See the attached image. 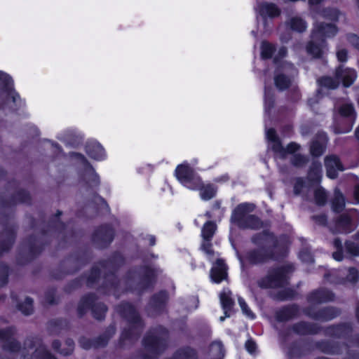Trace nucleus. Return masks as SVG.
I'll return each mask as SVG.
<instances>
[{
  "label": "nucleus",
  "mask_w": 359,
  "mask_h": 359,
  "mask_svg": "<svg viewBox=\"0 0 359 359\" xmlns=\"http://www.w3.org/2000/svg\"><path fill=\"white\" fill-rule=\"evenodd\" d=\"M175 175L180 183L191 190H199L202 200L208 201L212 198L217 189L214 185H203L200 176L187 163L179 165L175 169Z\"/></svg>",
  "instance_id": "nucleus-1"
},
{
  "label": "nucleus",
  "mask_w": 359,
  "mask_h": 359,
  "mask_svg": "<svg viewBox=\"0 0 359 359\" xmlns=\"http://www.w3.org/2000/svg\"><path fill=\"white\" fill-rule=\"evenodd\" d=\"M116 310L129 323V330H124L120 338L121 344L125 345L127 340L132 341L139 337L143 327V323L138 313L130 304L123 303L118 305Z\"/></svg>",
  "instance_id": "nucleus-2"
},
{
  "label": "nucleus",
  "mask_w": 359,
  "mask_h": 359,
  "mask_svg": "<svg viewBox=\"0 0 359 359\" xmlns=\"http://www.w3.org/2000/svg\"><path fill=\"white\" fill-rule=\"evenodd\" d=\"M337 32V29L332 24H315L311 33V41L306 46L307 53L313 57H321L326 50L325 39L334 36Z\"/></svg>",
  "instance_id": "nucleus-3"
},
{
  "label": "nucleus",
  "mask_w": 359,
  "mask_h": 359,
  "mask_svg": "<svg viewBox=\"0 0 359 359\" xmlns=\"http://www.w3.org/2000/svg\"><path fill=\"white\" fill-rule=\"evenodd\" d=\"M168 331L163 327L151 330L143 339L145 353L137 359H156L167 346Z\"/></svg>",
  "instance_id": "nucleus-4"
},
{
  "label": "nucleus",
  "mask_w": 359,
  "mask_h": 359,
  "mask_svg": "<svg viewBox=\"0 0 359 359\" xmlns=\"http://www.w3.org/2000/svg\"><path fill=\"white\" fill-rule=\"evenodd\" d=\"M255 208L253 203H240L232 211L231 222L242 229L257 230L262 228V221L257 216L251 214Z\"/></svg>",
  "instance_id": "nucleus-5"
},
{
  "label": "nucleus",
  "mask_w": 359,
  "mask_h": 359,
  "mask_svg": "<svg viewBox=\"0 0 359 359\" xmlns=\"http://www.w3.org/2000/svg\"><path fill=\"white\" fill-rule=\"evenodd\" d=\"M292 270V264L271 269L265 277L258 280L257 285L259 287L264 289L283 287L287 284V275Z\"/></svg>",
  "instance_id": "nucleus-6"
},
{
  "label": "nucleus",
  "mask_w": 359,
  "mask_h": 359,
  "mask_svg": "<svg viewBox=\"0 0 359 359\" xmlns=\"http://www.w3.org/2000/svg\"><path fill=\"white\" fill-rule=\"evenodd\" d=\"M277 250L276 246L274 247V250L270 252L264 248L250 249L245 252L243 259L250 264L258 265L263 264L271 259L278 260L285 257L287 252V248H283L280 253L276 254Z\"/></svg>",
  "instance_id": "nucleus-7"
},
{
  "label": "nucleus",
  "mask_w": 359,
  "mask_h": 359,
  "mask_svg": "<svg viewBox=\"0 0 359 359\" xmlns=\"http://www.w3.org/2000/svg\"><path fill=\"white\" fill-rule=\"evenodd\" d=\"M298 71L292 64L285 61L281 62L277 68L274 77L276 88L280 90H284L290 86H293Z\"/></svg>",
  "instance_id": "nucleus-8"
},
{
  "label": "nucleus",
  "mask_w": 359,
  "mask_h": 359,
  "mask_svg": "<svg viewBox=\"0 0 359 359\" xmlns=\"http://www.w3.org/2000/svg\"><path fill=\"white\" fill-rule=\"evenodd\" d=\"M0 84L4 86V91L6 93V100L1 104L3 108L7 106L11 110H17L23 105L19 94L13 89V81L6 73L0 71Z\"/></svg>",
  "instance_id": "nucleus-9"
},
{
  "label": "nucleus",
  "mask_w": 359,
  "mask_h": 359,
  "mask_svg": "<svg viewBox=\"0 0 359 359\" xmlns=\"http://www.w3.org/2000/svg\"><path fill=\"white\" fill-rule=\"evenodd\" d=\"M266 137L269 141V148H271L276 156L285 158L287 154L297 151L300 146L295 142L290 143L286 148L283 147L274 129L266 130Z\"/></svg>",
  "instance_id": "nucleus-10"
},
{
  "label": "nucleus",
  "mask_w": 359,
  "mask_h": 359,
  "mask_svg": "<svg viewBox=\"0 0 359 359\" xmlns=\"http://www.w3.org/2000/svg\"><path fill=\"white\" fill-rule=\"evenodd\" d=\"M95 297L93 294L83 297L78 306L79 314L82 316L86 313L87 309L91 308L95 318L97 320L103 319L107 311V306L101 303H95Z\"/></svg>",
  "instance_id": "nucleus-11"
},
{
  "label": "nucleus",
  "mask_w": 359,
  "mask_h": 359,
  "mask_svg": "<svg viewBox=\"0 0 359 359\" xmlns=\"http://www.w3.org/2000/svg\"><path fill=\"white\" fill-rule=\"evenodd\" d=\"M355 220H359V212L356 209H351L339 216L334 226L330 227L331 231L334 233H348L352 230V222Z\"/></svg>",
  "instance_id": "nucleus-12"
},
{
  "label": "nucleus",
  "mask_w": 359,
  "mask_h": 359,
  "mask_svg": "<svg viewBox=\"0 0 359 359\" xmlns=\"http://www.w3.org/2000/svg\"><path fill=\"white\" fill-rule=\"evenodd\" d=\"M339 112L341 116L346 119L347 125L344 128H341L338 126H334L335 133H346L349 132L355 123L356 119V114L354 110L353 106L351 103L344 102L339 108Z\"/></svg>",
  "instance_id": "nucleus-13"
},
{
  "label": "nucleus",
  "mask_w": 359,
  "mask_h": 359,
  "mask_svg": "<svg viewBox=\"0 0 359 359\" xmlns=\"http://www.w3.org/2000/svg\"><path fill=\"white\" fill-rule=\"evenodd\" d=\"M74 156L79 159L86 168V173L83 175V181L90 189L97 188L100 185V177L94 168L88 163L86 157L80 154L75 153Z\"/></svg>",
  "instance_id": "nucleus-14"
},
{
  "label": "nucleus",
  "mask_w": 359,
  "mask_h": 359,
  "mask_svg": "<svg viewBox=\"0 0 359 359\" xmlns=\"http://www.w3.org/2000/svg\"><path fill=\"white\" fill-rule=\"evenodd\" d=\"M324 164L326 169V175L330 179H335L339 171L344 170V167L339 158L335 154H330L325 156Z\"/></svg>",
  "instance_id": "nucleus-15"
},
{
  "label": "nucleus",
  "mask_w": 359,
  "mask_h": 359,
  "mask_svg": "<svg viewBox=\"0 0 359 359\" xmlns=\"http://www.w3.org/2000/svg\"><path fill=\"white\" fill-rule=\"evenodd\" d=\"M14 334L13 328L0 331V345L4 351L14 353L19 350V344L13 338Z\"/></svg>",
  "instance_id": "nucleus-16"
},
{
  "label": "nucleus",
  "mask_w": 359,
  "mask_h": 359,
  "mask_svg": "<svg viewBox=\"0 0 359 359\" xmlns=\"http://www.w3.org/2000/svg\"><path fill=\"white\" fill-rule=\"evenodd\" d=\"M116 332V328L114 325L109 326L104 336L100 337L97 340L92 341L88 338L82 337L79 340L81 346L84 349H89L92 347H99L105 346L109 339L112 337Z\"/></svg>",
  "instance_id": "nucleus-17"
},
{
  "label": "nucleus",
  "mask_w": 359,
  "mask_h": 359,
  "mask_svg": "<svg viewBox=\"0 0 359 359\" xmlns=\"http://www.w3.org/2000/svg\"><path fill=\"white\" fill-rule=\"evenodd\" d=\"M305 313L311 318L320 321L330 320L339 313V311L333 307H325L318 311H314L313 309H307Z\"/></svg>",
  "instance_id": "nucleus-18"
},
{
  "label": "nucleus",
  "mask_w": 359,
  "mask_h": 359,
  "mask_svg": "<svg viewBox=\"0 0 359 359\" xmlns=\"http://www.w3.org/2000/svg\"><path fill=\"white\" fill-rule=\"evenodd\" d=\"M328 138L325 133H318L310 145V153L313 156H320L325 151Z\"/></svg>",
  "instance_id": "nucleus-19"
},
{
  "label": "nucleus",
  "mask_w": 359,
  "mask_h": 359,
  "mask_svg": "<svg viewBox=\"0 0 359 359\" xmlns=\"http://www.w3.org/2000/svg\"><path fill=\"white\" fill-rule=\"evenodd\" d=\"M335 76L339 79V82H342L345 87H348L355 81L357 77V74L353 69L344 67L343 65H340L336 69Z\"/></svg>",
  "instance_id": "nucleus-20"
},
{
  "label": "nucleus",
  "mask_w": 359,
  "mask_h": 359,
  "mask_svg": "<svg viewBox=\"0 0 359 359\" xmlns=\"http://www.w3.org/2000/svg\"><path fill=\"white\" fill-rule=\"evenodd\" d=\"M86 152L91 158L96 161H102L106 158L104 149L95 140H91L86 143Z\"/></svg>",
  "instance_id": "nucleus-21"
},
{
  "label": "nucleus",
  "mask_w": 359,
  "mask_h": 359,
  "mask_svg": "<svg viewBox=\"0 0 359 359\" xmlns=\"http://www.w3.org/2000/svg\"><path fill=\"white\" fill-rule=\"evenodd\" d=\"M334 299V294L325 289H319L313 291L308 297V301L313 304H320L332 301Z\"/></svg>",
  "instance_id": "nucleus-22"
},
{
  "label": "nucleus",
  "mask_w": 359,
  "mask_h": 359,
  "mask_svg": "<svg viewBox=\"0 0 359 359\" xmlns=\"http://www.w3.org/2000/svg\"><path fill=\"white\" fill-rule=\"evenodd\" d=\"M226 266L222 259H218L210 271V278L214 283H219L227 276Z\"/></svg>",
  "instance_id": "nucleus-23"
},
{
  "label": "nucleus",
  "mask_w": 359,
  "mask_h": 359,
  "mask_svg": "<svg viewBox=\"0 0 359 359\" xmlns=\"http://www.w3.org/2000/svg\"><path fill=\"white\" fill-rule=\"evenodd\" d=\"M256 11L264 20H266L267 17L270 18L277 17L280 13L276 5L266 2L259 4Z\"/></svg>",
  "instance_id": "nucleus-24"
},
{
  "label": "nucleus",
  "mask_w": 359,
  "mask_h": 359,
  "mask_svg": "<svg viewBox=\"0 0 359 359\" xmlns=\"http://www.w3.org/2000/svg\"><path fill=\"white\" fill-rule=\"evenodd\" d=\"M114 238V230L108 225L101 226L94 235V241L103 242L104 245L109 244Z\"/></svg>",
  "instance_id": "nucleus-25"
},
{
  "label": "nucleus",
  "mask_w": 359,
  "mask_h": 359,
  "mask_svg": "<svg viewBox=\"0 0 359 359\" xmlns=\"http://www.w3.org/2000/svg\"><path fill=\"white\" fill-rule=\"evenodd\" d=\"M36 344L38 345V347L35 349L34 358L37 359H56L46 350V347L41 344L39 339L34 341V344H32V341L29 340L25 343V345L30 346L31 348H34Z\"/></svg>",
  "instance_id": "nucleus-26"
},
{
  "label": "nucleus",
  "mask_w": 359,
  "mask_h": 359,
  "mask_svg": "<svg viewBox=\"0 0 359 359\" xmlns=\"http://www.w3.org/2000/svg\"><path fill=\"white\" fill-rule=\"evenodd\" d=\"M298 313V308L295 305L283 307L279 309L276 313L277 320L287 321L294 317Z\"/></svg>",
  "instance_id": "nucleus-27"
},
{
  "label": "nucleus",
  "mask_w": 359,
  "mask_h": 359,
  "mask_svg": "<svg viewBox=\"0 0 359 359\" xmlns=\"http://www.w3.org/2000/svg\"><path fill=\"white\" fill-rule=\"evenodd\" d=\"M219 299L224 314L229 313L234 305L231 290L228 288L223 289L219 294Z\"/></svg>",
  "instance_id": "nucleus-28"
},
{
  "label": "nucleus",
  "mask_w": 359,
  "mask_h": 359,
  "mask_svg": "<svg viewBox=\"0 0 359 359\" xmlns=\"http://www.w3.org/2000/svg\"><path fill=\"white\" fill-rule=\"evenodd\" d=\"M322 165L318 161H313L308 172V179L313 183H319L322 178Z\"/></svg>",
  "instance_id": "nucleus-29"
},
{
  "label": "nucleus",
  "mask_w": 359,
  "mask_h": 359,
  "mask_svg": "<svg viewBox=\"0 0 359 359\" xmlns=\"http://www.w3.org/2000/svg\"><path fill=\"white\" fill-rule=\"evenodd\" d=\"M293 331L298 334H316L318 332V327L315 324H310L305 322H301L295 324Z\"/></svg>",
  "instance_id": "nucleus-30"
},
{
  "label": "nucleus",
  "mask_w": 359,
  "mask_h": 359,
  "mask_svg": "<svg viewBox=\"0 0 359 359\" xmlns=\"http://www.w3.org/2000/svg\"><path fill=\"white\" fill-rule=\"evenodd\" d=\"M168 299V294L165 291L160 292L158 294L154 295L150 302V306L157 313H160L163 310L165 304Z\"/></svg>",
  "instance_id": "nucleus-31"
},
{
  "label": "nucleus",
  "mask_w": 359,
  "mask_h": 359,
  "mask_svg": "<svg viewBox=\"0 0 359 359\" xmlns=\"http://www.w3.org/2000/svg\"><path fill=\"white\" fill-rule=\"evenodd\" d=\"M264 83V111L266 114H269L274 105V91L272 88L267 87L266 81Z\"/></svg>",
  "instance_id": "nucleus-32"
},
{
  "label": "nucleus",
  "mask_w": 359,
  "mask_h": 359,
  "mask_svg": "<svg viewBox=\"0 0 359 359\" xmlns=\"http://www.w3.org/2000/svg\"><path fill=\"white\" fill-rule=\"evenodd\" d=\"M345 206V199L339 190L334 191V196L332 201V208L334 212H340Z\"/></svg>",
  "instance_id": "nucleus-33"
},
{
  "label": "nucleus",
  "mask_w": 359,
  "mask_h": 359,
  "mask_svg": "<svg viewBox=\"0 0 359 359\" xmlns=\"http://www.w3.org/2000/svg\"><path fill=\"white\" fill-rule=\"evenodd\" d=\"M287 25L291 29L298 32H304L307 27L306 22L297 16L290 18Z\"/></svg>",
  "instance_id": "nucleus-34"
},
{
  "label": "nucleus",
  "mask_w": 359,
  "mask_h": 359,
  "mask_svg": "<svg viewBox=\"0 0 359 359\" xmlns=\"http://www.w3.org/2000/svg\"><path fill=\"white\" fill-rule=\"evenodd\" d=\"M217 225L212 221L205 222L201 229V236L204 240H212Z\"/></svg>",
  "instance_id": "nucleus-35"
},
{
  "label": "nucleus",
  "mask_w": 359,
  "mask_h": 359,
  "mask_svg": "<svg viewBox=\"0 0 359 359\" xmlns=\"http://www.w3.org/2000/svg\"><path fill=\"white\" fill-rule=\"evenodd\" d=\"M198 358V356H197V353L196 352L189 348V347H187V348H181L180 350H178L174 357H173V359H197Z\"/></svg>",
  "instance_id": "nucleus-36"
},
{
  "label": "nucleus",
  "mask_w": 359,
  "mask_h": 359,
  "mask_svg": "<svg viewBox=\"0 0 359 359\" xmlns=\"http://www.w3.org/2000/svg\"><path fill=\"white\" fill-rule=\"evenodd\" d=\"M65 345L67 346V348L59 350L60 343L58 341H54L53 342V348L55 351H59L62 355H67L72 353L74 347V343L72 339H68L65 342Z\"/></svg>",
  "instance_id": "nucleus-37"
},
{
  "label": "nucleus",
  "mask_w": 359,
  "mask_h": 359,
  "mask_svg": "<svg viewBox=\"0 0 359 359\" xmlns=\"http://www.w3.org/2000/svg\"><path fill=\"white\" fill-rule=\"evenodd\" d=\"M273 235L267 230L255 233L251 238V241L255 245H261L269 238H273Z\"/></svg>",
  "instance_id": "nucleus-38"
},
{
  "label": "nucleus",
  "mask_w": 359,
  "mask_h": 359,
  "mask_svg": "<svg viewBox=\"0 0 359 359\" xmlns=\"http://www.w3.org/2000/svg\"><path fill=\"white\" fill-rule=\"evenodd\" d=\"M352 330L349 324H342L332 328V333L336 337H340L348 334Z\"/></svg>",
  "instance_id": "nucleus-39"
},
{
  "label": "nucleus",
  "mask_w": 359,
  "mask_h": 359,
  "mask_svg": "<svg viewBox=\"0 0 359 359\" xmlns=\"http://www.w3.org/2000/svg\"><path fill=\"white\" fill-rule=\"evenodd\" d=\"M318 82L320 86L332 89L336 88L340 83L338 79H333L330 76L322 77L318 80Z\"/></svg>",
  "instance_id": "nucleus-40"
},
{
  "label": "nucleus",
  "mask_w": 359,
  "mask_h": 359,
  "mask_svg": "<svg viewBox=\"0 0 359 359\" xmlns=\"http://www.w3.org/2000/svg\"><path fill=\"white\" fill-rule=\"evenodd\" d=\"M275 51V47L273 44L263 41L261 46V57L263 59L271 58Z\"/></svg>",
  "instance_id": "nucleus-41"
},
{
  "label": "nucleus",
  "mask_w": 359,
  "mask_h": 359,
  "mask_svg": "<svg viewBox=\"0 0 359 359\" xmlns=\"http://www.w3.org/2000/svg\"><path fill=\"white\" fill-rule=\"evenodd\" d=\"M18 309L25 315H30L33 311V300L26 297L23 303L17 305Z\"/></svg>",
  "instance_id": "nucleus-42"
},
{
  "label": "nucleus",
  "mask_w": 359,
  "mask_h": 359,
  "mask_svg": "<svg viewBox=\"0 0 359 359\" xmlns=\"http://www.w3.org/2000/svg\"><path fill=\"white\" fill-rule=\"evenodd\" d=\"M14 240V233L13 232L8 233L4 241L0 240V252L8 250L13 244Z\"/></svg>",
  "instance_id": "nucleus-43"
},
{
  "label": "nucleus",
  "mask_w": 359,
  "mask_h": 359,
  "mask_svg": "<svg viewBox=\"0 0 359 359\" xmlns=\"http://www.w3.org/2000/svg\"><path fill=\"white\" fill-rule=\"evenodd\" d=\"M224 346L220 341H215L210 345V352L213 356L217 358H221L224 356Z\"/></svg>",
  "instance_id": "nucleus-44"
},
{
  "label": "nucleus",
  "mask_w": 359,
  "mask_h": 359,
  "mask_svg": "<svg viewBox=\"0 0 359 359\" xmlns=\"http://www.w3.org/2000/svg\"><path fill=\"white\" fill-rule=\"evenodd\" d=\"M315 202L318 205H323L327 200V194L322 187L318 188L314 192Z\"/></svg>",
  "instance_id": "nucleus-45"
},
{
  "label": "nucleus",
  "mask_w": 359,
  "mask_h": 359,
  "mask_svg": "<svg viewBox=\"0 0 359 359\" xmlns=\"http://www.w3.org/2000/svg\"><path fill=\"white\" fill-rule=\"evenodd\" d=\"M201 249L207 255L209 260L211 261L214 259L215 252L212 250L211 240L203 239L201 245Z\"/></svg>",
  "instance_id": "nucleus-46"
},
{
  "label": "nucleus",
  "mask_w": 359,
  "mask_h": 359,
  "mask_svg": "<svg viewBox=\"0 0 359 359\" xmlns=\"http://www.w3.org/2000/svg\"><path fill=\"white\" fill-rule=\"evenodd\" d=\"M201 249L207 255L209 260L211 261L214 259L215 252L212 250L211 240L203 239L201 245Z\"/></svg>",
  "instance_id": "nucleus-47"
},
{
  "label": "nucleus",
  "mask_w": 359,
  "mask_h": 359,
  "mask_svg": "<svg viewBox=\"0 0 359 359\" xmlns=\"http://www.w3.org/2000/svg\"><path fill=\"white\" fill-rule=\"evenodd\" d=\"M154 273L150 268L144 269V277L141 280L142 287H148L153 282Z\"/></svg>",
  "instance_id": "nucleus-48"
},
{
  "label": "nucleus",
  "mask_w": 359,
  "mask_h": 359,
  "mask_svg": "<svg viewBox=\"0 0 359 359\" xmlns=\"http://www.w3.org/2000/svg\"><path fill=\"white\" fill-rule=\"evenodd\" d=\"M238 304L242 310L243 313L250 319H255V314L248 307L245 299L243 298H242L241 297H238Z\"/></svg>",
  "instance_id": "nucleus-49"
},
{
  "label": "nucleus",
  "mask_w": 359,
  "mask_h": 359,
  "mask_svg": "<svg viewBox=\"0 0 359 359\" xmlns=\"http://www.w3.org/2000/svg\"><path fill=\"white\" fill-rule=\"evenodd\" d=\"M345 252L350 256H359V245L352 241L345 243Z\"/></svg>",
  "instance_id": "nucleus-50"
},
{
  "label": "nucleus",
  "mask_w": 359,
  "mask_h": 359,
  "mask_svg": "<svg viewBox=\"0 0 359 359\" xmlns=\"http://www.w3.org/2000/svg\"><path fill=\"white\" fill-rule=\"evenodd\" d=\"M333 245L337 249V251L332 254L333 258L337 261H341L343 259L342 243L341 240L335 238L333 241Z\"/></svg>",
  "instance_id": "nucleus-51"
},
{
  "label": "nucleus",
  "mask_w": 359,
  "mask_h": 359,
  "mask_svg": "<svg viewBox=\"0 0 359 359\" xmlns=\"http://www.w3.org/2000/svg\"><path fill=\"white\" fill-rule=\"evenodd\" d=\"M320 15L325 19L335 21L339 18V12L334 8H328L323 10L320 13Z\"/></svg>",
  "instance_id": "nucleus-52"
},
{
  "label": "nucleus",
  "mask_w": 359,
  "mask_h": 359,
  "mask_svg": "<svg viewBox=\"0 0 359 359\" xmlns=\"http://www.w3.org/2000/svg\"><path fill=\"white\" fill-rule=\"evenodd\" d=\"M307 161V156L302 154H294L292 158V163L297 167L304 166Z\"/></svg>",
  "instance_id": "nucleus-53"
},
{
  "label": "nucleus",
  "mask_w": 359,
  "mask_h": 359,
  "mask_svg": "<svg viewBox=\"0 0 359 359\" xmlns=\"http://www.w3.org/2000/svg\"><path fill=\"white\" fill-rule=\"evenodd\" d=\"M319 349L321 350L323 352L327 353H339V351L337 350V348L334 346L333 345L330 344L328 342H322L319 344L318 345Z\"/></svg>",
  "instance_id": "nucleus-54"
},
{
  "label": "nucleus",
  "mask_w": 359,
  "mask_h": 359,
  "mask_svg": "<svg viewBox=\"0 0 359 359\" xmlns=\"http://www.w3.org/2000/svg\"><path fill=\"white\" fill-rule=\"evenodd\" d=\"M306 189L304 180L301 178H297L294 185V192L295 194H300Z\"/></svg>",
  "instance_id": "nucleus-55"
},
{
  "label": "nucleus",
  "mask_w": 359,
  "mask_h": 359,
  "mask_svg": "<svg viewBox=\"0 0 359 359\" xmlns=\"http://www.w3.org/2000/svg\"><path fill=\"white\" fill-rule=\"evenodd\" d=\"M8 276V268L4 264H0V287L7 283Z\"/></svg>",
  "instance_id": "nucleus-56"
},
{
  "label": "nucleus",
  "mask_w": 359,
  "mask_h": 359,
  "mask_svg": "<svg viewBox=\"0 0 359 359\" xmlns=\"http://www.w3.org/2000/svg\"><path fill=\"white\" fill-rule=\"evenodd\" d=\"M299 259L306 263H311L313 262V257L309 249H304L299 253Z\"/></svg>",
  "instance_id": "nucleus-57"
},
{
  "label": "nucleus",
  "mask_w": 359,
  "mask_h": 359,
  "mask_svg": "<svg viewBox=\"0 0 359 359\" xmlns=\"http://www.w3.org/2000/svg\"><path fill=\"white\" fill-rule=\"evenodd\" d=\"M100 275V270L97 267H93L90 272V276L87 278V284L88 286H92Z\"/></svg>",
  "instance_id": "nucleus-58"
},
{
  "label": "nucleus",
  "mask_w": 359,
  "mask_h": 359,
  "mask_svg": "<svg viewBox=\"0 0 359 359\" xmlns=\"http://www.w3.org/2000/svg\"><path fill=\"white\" fill-rule=\"evenodd\" d=\"M212 212H215V215L218 217H222L224 213V208H222L220 201H215L212 207Z\"/></svg>",
  "instance_id": "nucleus-59"
},
{
  "label": "nucleus",
  "mask_w": 359,
  "mask_h": 359,
  "mask_svg": "<svg viewBox=\"0 0 359 359\" xmlns=\"http://www.w3.org/2000/svg\"><path fill=\"white\" fill-rule=\"evenodd\" d=\"M347 280L355 283L358 279V271L355 268H350L348 269V273L346 276Z\"/></svg>",
  "instance_id": "nucleus-60"
},
{
  "label": "nucleus",
  "mask_w": 359,
  "mask_h": 359,
  "mask_svg": "<svg viewBox=\"0 0 359 359\" xmlns=\"http://www.w3.org/2000/svg\"><path fill=\"white\" fill-rule=\"evenodd\" d=\"M246 350L250 353L254 354L257 350V344L252 339H249L245 342V344Z\"/></svg>",
  "instance_id": "nucleus-61"
},
{
  "label": "nucleus",
  "mask_w": 359,
  "mask_h": 359,
  "mask_svg": "<svg viewBox=\"0 0 359 359\" xmlns=\"http://www.w3.org/2000/svg\"><path fill=\"white\" fill-rule=\"evenodd\" d=\"M347 39L351 44L359 50V37L358 36L355 34H348Z\"/></svg>",
  "instance_id": "nucleus-62"
},
{
  "label": "nucleus",
  "mask_w": 359,
  "mask_h": 359,
  "mask_svg": "<svg viewBox=\"0 0 359 359\" xmlns=\"http://www.w3.org/2000/svg\"><path fill=\"white\" fill-rule=\"evenodd\" d=\"M337 57L339 62H344L347 60V51L346 49H340L337 52Z\"/></svg>",
  "instance_id": "nucleus-63"
},
{
  "label": "nucleus",
  "mask_w": 359,
  "mask_h": 359,
  "mask_svg": "<svg viewBox=\"0 0 359 359\" xmlns=\"http://www.w3.org/2000/svg\"><path fill=\"white\" fill-rule=\"evenodd\" d=\"M313 219L319 225H325L327 223V217L325 215L313 216Z\"/></svg>",
  "instance_id": "nucleus-64"
}]
</instances>
